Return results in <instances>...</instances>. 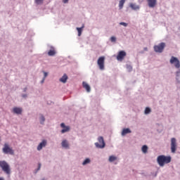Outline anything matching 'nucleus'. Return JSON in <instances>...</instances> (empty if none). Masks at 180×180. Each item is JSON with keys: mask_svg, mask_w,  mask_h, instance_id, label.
Masks as SVG:
<instances>
[{"mask_svg": "<svg viewBox=\"0 0 180 180\" xmlns=\"http://www.w3.org/2000/svg\"><path fill=\"white\" fill-rule=\"evenodd\" d=\"M157 161L160 167H164L165 164H169L171 162V158L162 155L158 157Z\"/></svg>", "mask_w": 180, "mask_h": 180, "instance_id": "1", "label": "nucleus"}, {"mask_svg": "<svg viewBox=\"0 0 180 180\" xmlns=\"http://www.w3.org/2000/svg\"><path fill=\"white\" fill-rule=\"evenodd\" d=\"M0 167L2 169V171L7 174V175L11 174V167H9L8 162H6L5 160L0 161Z\"/></svg>", "mask_w": 180, "mask_h": 180, "instance_id": "2", "label": "nucleus"}, {"mask_svg": "<svg viewBox=\"0 0 180 180\" xmlns=\"http://www.w3.org/2000/svg\"><path fill=\"white\" fill-rule=\"evenodd\" d=\"M2 151L4 154H10V155H13L15 154L13 149L11 148L9 144L7 143H4Z\"/></svg>", "mask_w": 180, "mask_h": 180, "instance_id": "3", "label": "nucleus"}, {"mask_svg": "<svg viewBox=\"0 0 180 180\" xmlns=\"http://www.w3.org/2000/svg\"><path fill=\"white\" fill-rule=\"evenodd\" d=\"M97 64L98 65L99 70L103 71L105 70V56H101L97 60Z\"/></svg>", "mask_w": 180, "mask_h": 180, "instance_id": "4", "label": "nucleus"}, {"mask_svg": "<svg viewBox=\"0 0 180 180\" xmlns=\"http://www.w3.org/2000/svg\"><path fill=\"white\" fill-rule=\"evenodd\" d=\"M98 142L95 143V146L97 148H105V141L103 140V136H99L98 138Z\"/></svg>", "mask_w": 180, "mask_h": 180, "instance_id": "5", "label": "nucleus"}, {"mask_svg": "<svg viewBox=\"0 0 180 180\" xmlns=\"http://www.w3.org/2000/svg\"><path fill=\"white\" fill-rule=\"evenodd\" d=\"M164 49H165V43L164 42L154 46V51L155 53H162V51H164Z\"/></svg>", "mask_w": 180, "mask_h": 180, "instance_id": "6", "label": "nucleus"}, {"mask_svg": "<svg viewBox=\"0 0 180 180\" xmlns=\"http://www.w3.org/2000/svg\"><path fill=\"white\" fill-rule=\"evenodd\" d=\"M170 64H174V67L176 68H180L179 60H178V58L174 57V56H172V58L170 59Z\"/></svg>", "mask_w": 180, "mask_h": 180, "instance_id": "7", "label": "nucleus"}, {"mask_svg": "<svg viewBox=\"0 0 180 180\" xmlns=\"http://www.w3.org/2000/svg\"><path fill=\"white\" fill-rule=\"evenodd\" d=\"M171 151L173 153L176 151V139L175 138H172L171 139Z\"/></svg>", "mask_w": 180, "mask_h": 180, "instance_id": "8", "label": "nucleus"}, {"mask_svg": "<svg viewBox=\"0 0 180 180\" xmlns=\"http://www.w3.org/2000/svg\"><path fill=\"white\" fill-rule=\"evenodd\" d=\"M126 56V52L124 51H121L118 53V55L117 56V60L118 61H122Z\"/></svg>", "mask_w": 180, "mask_h": 180, "instance_id": "9", "label": "nucleus"}, {"mask_svg": "<svg viewBox=\"0 0 180 180\" xmlns=\"http://www.w3.org/2000/svg\"><path fill=\"white\" fill-rule=\"evenodd\" d=\"M150 8H155L157 6V0H146Z\"/></svg>", "mask_w": 180, "mask_h": 180, "instance_id": "10", "label": "nucleus"}, {"mask_svg": "<svg viewBox=\"0 0 180 180\" xmlns=\"http://www.w3.org/2000/svg\"><path fill=\"white\" fill-rule=\"evenodd\" d=\"M47 145V141L46 140H43L37 146V150L38 151H40L43 148V147H46Z\"/></svg>", "mask_w": 180, "mask_h": 180, "instance_id": "11", "label": "nucleus"}, {"mask_svg": "<svg viewBox=\"0 0 180 180\" xmlns=\"http://www.w3.org/2000/svg\"><path fill=\"white\" fill-rule=\"evenodd\" d=\"M60 127H63V129L61 130V133H67V131H70V127H66L65 124L61 123L60 124Z\"/></svg>", "mask_w": 180, "mask_h": 180, "instance_id": "12", "label": "nucleus"}, {"mask_svg": "<svg viewBox=\"0 0 180 180\" xmlns=\"http://www.w3.org/2000/svg\"><path fill=\"white\" fill-rule=\"evenodd\" d=\"M82 85H83V88H84V89H86L87 92H91V86H89V84H88L85 82H83Z\"/></svg>", "mask_w": 180, "mask_h": 180, "instance_id": "13", "label": "nucleus"}, {"mask_svg": "<svg viewBox=\"0 0 180 180\" xmlns=\"http://www.w3.org/2000/svg\"><path fill=\"white\" fill-rule=\"evenodd\" d=\"M13 113H16V115H21L22 114V108H18V107H15L13 109Z\"/></svg>", "mask_w": 180, "mask_h": 180, "instance_id": "14", "label": "nucleus"}, {"mask_svg": "<svg viewBox=\"0 0 180 180\" xmlns=\"http://www.w3.org/2000/svg\"><path fill=\"white\" fill-rule=\"evenodd\" d=\"M131 133V130L129 128L124 129L122 131V136H126V134H129Z\"/></svg>", "mask_w": 180, "mask_h": 180, "instance_id": "15", "label": "nucleus"}, {"mask_svg": "<svg viewBox=\"0 0 180 180\" xmlns=\"http://www.w3.org/2000/svg\"><path fill=\"white\" fill-rule=\"evenodd\" d=\"M130 8H131V9L134 11H139V9H140V6L136 5V4H131Z\"/></svg>", "mask_w": 180, "mask_h": 180, "instance_id": "16", "label": "nucleus"}, {"mask_svg": "<svg viewBox=\"0 0 180 180\" xmlns=\"http://www.w3.org/2000/svg\"><path fill=\"white\" fill-rule=\"evenodd\" d=\"M61 144L63 148H70V145L68 144V141H67V140L63 141Z\"/></svg>", "mask_w": 180, "mask_h": 180, "instance_id": "17", "label": "nucleus"}, {"mask_svg": "<svg viewBox=\"0 0 180 180\" xmlns=\"http://www.w3.org/2000/svg\"><path fill=\"white\" fill-rule=\"evenodd\" d=\"M67 79H68V76L67 75H64L60 79V82L65 84L67 82Z\"/></svg>", "mask_w": 180, "mask_h": 180, "instance_id": "18", "label": "nucleus"}, {"mask_svg": "<svg viewBox=\"0 0 180 180\" xmlns=\"http://www.w3.org/2000/svg\"><path fill=\"white\" fill-rule=\"evenodd\" d=\"M124 2H126V0H120L119 2V8L120 9H123V6L124 5Z\"/></svg>", "mask_w": 180, "mask_h": 180, "instance_id": "19", "label": "nucleus"}, {"mask_svg": "<svg viewBox=\"0 0 180 180\" xmlns=\"http://www.w3.org/2000/svg\"><path fill=\"white\" fill-rule=\"evenodd\" d=\"M49 56H55L56 55V51L54 50V48H52L49 52H48Z\"/></svg>", "mask_w": 180, "mask_h": 180, "instance_id": "20", "label": "nucleus"}, {"mask_svg": "<svg viewBox=\"0 0 180 180\" xmlns=\"http://www.w3.org/2000/svg\"><path fill=\"white\" fill-rule=\"evenodd\" d=\"M82 29H84V25L82 27H77L79 37L81 36V34H82Z\"/></svg>", "mask_w": 180, "mask_h": 180, "instance_id": "21", "label": "nucleus"}, {"mask_svg": "<svg viewBox=\"0 0 180 180\" xmlns=\"http://www.w3.org/2000/svg\"><path fill=\"white\" fill-rule=\"evenodd\" d=\"M148 150V147L146 145H144L143 147H142V152L144 153V154H146L147 151Z\"/></svg>", "mask_w": 180, "mask_h": 180, "instance_id": "22", "label": "nucleus"}, {"mask_svg": "<svg viewBox=\"0 0 180 180\" xmlns=\"http://www.w3.org/2000/svg\"><path fill=\"white\" fill-rule=\"evenodd\" d=\"M39 120H40L41 124H43L46 120V118H44V116L41 115L39 117Z\"/></svg>", "mask_w": 180, "mask_h": 180, "instance_id": "23", "label": "nucleus"}, {"mask_svg": "<svg viewBox=\"0 0 180 180\" xmlns=\"http://www.w3.org/2000/svg\"><path fill=\"white\" fill-rule=\"evenodd\" d=\"M115 160H117V158L113 155L110 156L109 158L110 162H113V161H115Z\"/></svg>", "mask_w": 180, "mask_h": 180, "instance_id": "24", "label": "nucleus"}, {"mask_svg": "<svg viewBox=\"0 0 180 180\" xmlns=\"http://www.w3.org/2000/svg\"><path fill=\"white\" fill-rule=\"evenodd\" d=\"M91 162V160L89 158H86L84 162H83V165H86V164H89Z\"/></svg>", "mask_w": 180, "mask_h": 180, "instance_id": "25", "label": "nucleus"}, {"mask_svg": "<svg viewBox=\"0 0 180 180\" xmlns=\"http://www.w3.org/2000/svg\"><path fill=\"white\" fill-rule=\"evenodd\" d=\"M35 1V4H37V5H41V4H43V1L44 0H34Z\"/></svg>", "mask_w": 180, "mask_h": 180, "instance_id": "26", "label": "nucleus"}, {"mask_svg": "<svg viewBox=\"0 0 180 180\" xmlns=\"http://www.w3.org/2000/svg\"><path fill=\"white\" fill-rule=\"evenodd\" d=\"M150 112H151V109L150 108H146L145 109V114L146 115H148V113H150Z\"/></svg>", "mask_w": 180, "mask_h": 180, "instance_id": "27", "label": "nucleus"}, {"mask_svg": "<svg viewBox=\"0 0 180 180\" xmlns=\"http://www.w3.org/2000/svg\"><path fill=\"white\" fill-rule=\"evenodd\" d=\"M110 41H112V43H115V41H116V37H110Z\"/></svg>", "mask_w": 180, "mask_h": 180, "instance_id": "28", "label": "nucleus"}, {"mask_svg": "<svg viewBox=\"0 0 180 180\" xmlns=\"http://www.w3.org/2000/svg\"><path fill=\"white\" fill-rule=\"evenodd\" d=\"M120 25H121L122 26H124V27H127V23L126 22H120Z\"/></svg>", "mask_w": 180, "mask_h": 180, "instance_id": "29", "label": "nucleus"}, {"mask_svg": "<svg viewBox=\"0 0 180 180\" xmlns=\"http://www.w3.org/2000/svg\"><path fill=\"white\" fill-rule=\"evenodd\" d=\"M127 69L129 70V71H131V70H133V68H131V66L130 65H128Z\"/></svg>", "mask_w": 180, "mask_h": 180, "instance_id": "30", "label": "nucleus"}, {"mask_svg": "<svg viewBox=\"0 0 180 180\" xmlns=\"http://www.w3.org/2000/svg\"><path fill=\"white\" fill-rule=\"evenodd\" d=\"M40 168H41V164L39 163V165H38V170L40 169Z\"/></svg>", "mask_w": 180, "mask_h": 180, "instance_id": "31", "label": "nucleus"}, {"mask_svg": "<svg viewBox=\"0 0 180 180\" xmlns=\"http://www.w3.org/2000/svg\"><path fill=\"white\" fill-rule=\"evenodd\" d=\"M63 4H68V0H63Z\"/></svg>", "mask_w": 180, "mask_h": 180, "instance_id": "32", "label": "nucleus"}, {"mask_svg": "<svg viewBox=\"0 0 180 180\" xmlns=\"http://www.w3.org/2000/svg\"><path fill=\"white\" fill-rule=\"evenodd\" d=\"M44 78H46V77H47L48 74L46 72H44Z\"/></svg>", "mask_w": 180, "mask_h": 180, "instance_id": "33", "label": "nucleus"}, {"mask_svg": "<svg viewBox=\"0 0 180 180\" xmlns=\"http://www.w3.org/2000/svg\"><path fill=\"white\" fill-rule=\"evenodd\" d=\"M22 96H23V98H26V96H27L26 94H25Z\"/></svg>", "mask_w": 180, "mask_h": 180, "instance_id": "34", "label": "nucleus"}, {"mask_svg": "<svg viewBox=\"0 0 180 180\" xmlns=\"http://www.w3.org/2000/svg\"><path fill=\"white\" fill-rule=\"evenodd\" d=\"M0 180H4V179L0 177Z\"/></svg>", "mask_w": 180, "mask_h": 180, "instance_id": "35", "label": "nucleus"}, {"mask_svg": "<svg viewBox=\"0 0 180 180\" xmlns=\"http://www.w3.org/2000/svg\"><path fill=\"white\" fill-rule=\"evenodd\" d=\"M145 50L147 51V48H145Z\"/></svg>", "mask_w": 180, "mask_h": 180, "instance_id": "36", "label": "nucleus"}, {"mask_svg": "<svg viewBox=\"0 0 180 180\" xmlns=\"http://www.w3.org/2000/svg\"><path fill=\"white\" fill-rule=\"evenodd\" d=\"M44 80H42V82H44Z\"/></svg>", "mask_w": 180, "mask_h": 180, "instance_id": "37", "label": "nucleus"}]
</instances>
